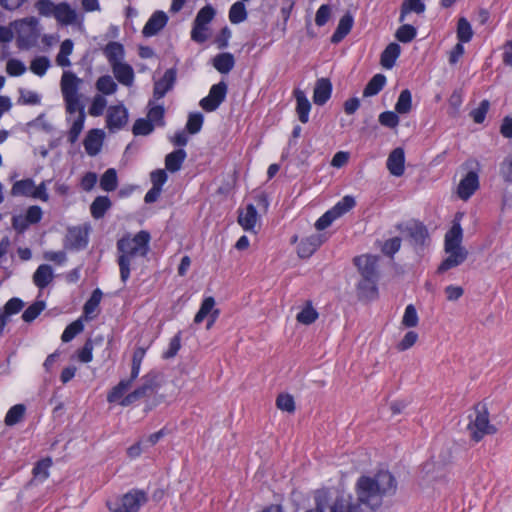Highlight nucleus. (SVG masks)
Listing matches in <instances>:
<instances>
[{
  "instance_id": "obj_1",
  "label": "nucleus",
  "mask_w": 512,
  "mask_h": 512,
  "mask_svg": "<svg viewBox=\"0 0 512 512\" xmlns=\"http://www.w3.org/2000/svg\"><path fill=\"white\" fill-rule=\"evenodd\" d=\"M82 82L73 72L65 71L61 77V93L65 102L66 112L73 114L78 112L77 118L73 121L68 132V141L74 144L84 128L85 107L81 101L79 85Z\"/></svg>"
},
{
  "instance_id": "obj_2",
  "label": "nucleus",
  "mask_w": 512,
  "mask_h": 512,
  "mask_svg": "<svg viewBox=\"0 0 512 512\" xmlns=\"http://www.w3.org/2000/svg\"><path fill=\"white\" fill-rule=\"evenodd\" d=\"M395 490L396 480L389 471H379L374 477L362 476L357 481L358 503L374 509L380 506L384 495Z\"/></svg>"
},
{
  "instance_id": "obj_3",
  "label": "nucleus",
  "mask_w": 512,
  "mask_h": 512,
  "mask_svg": "<svg viewBox=\"0 0 512 512\" xmlns=\"http://www.w3.org/2000/svg\"><path fill=\"white\" fill-rule=\"evenodd\" d=\"M150 234L141 230L130 237L123 236L117 241V264L119 266L120 279L125 284L130 278L131 267L137 256L146 257L149 251Z\"/></svg>"
},
{
  "instance_id": "obj_4",
  "label": "nucleus",
  "mask_w": 512,
  "mask_h": 512,
  "mask_svg": "<svg viewBox=\"0 0 512 512\" xmlns=\"http://www.w3.org/2000/svg\"><path fill=\"white\" fill-rule=\"evenodd\" d=\"M469 419L470 421L467 425V429L473 441L479 442L486 435L496 433L495 426L490 424L489 413L484 404L478 403L475 405L474 413L469 415Z\"/></svg>"
},
{
  "instance_id": "obj_5",
  "label": "nucleus",
  "mask_w": 512,
  "mask_h": 512,
  "mask_svg": "<svg viewBox=\"0 0 512 512\" xmlns=\"http://www.w3.org/2000/svg\"><path fill=\"white\" fill-rule=\"evenodd\" d=\"M147 501L148 496L145 491L132 489L121 497L107 501V506L111 512H138Z\"/></svg>"
},
{
  "instance_id": "obj_6",
  "label": "nucleus",
  "mask_w": 512,
  "mask_h": 512,
  "mask_svg": "<svg viewBox=\"0 0 512 512\" xmlns=\"http://www.w3.org/2000/svg\"><path fill=\"white\" fill-rule=\"evenodd\" d=\"M158 386V373L150 371L140 379L138 387L133 392L126 395L122 401H120V404L126 407L139 399L150 397L157 391Z\"/></svg>"
},
{
  "instance_id": "obj_7",
  "label": "nucleus",
  "mask_w": 512,
  "mask_h": 512,
  "mask_svg": "<svg viewBox=\"0 0 512 512\" xmlns=\"http://www.w3.org/2000/svg\"><path fill=\"white\" fill-rule=\"evenodd\" d=\"M228 91V86L224 81L211 86L206 97L199 102L200 107L206 112H213L224 102Z\"/></svg>"
},
{
  "instance_id": "obj_8",
  "label": "nucleus",
  "mask_w": 512,
  "mask_h": 512,
  "mask_svg": "<svg viewBox=\"0 0 512 512\" xmlns=\"http://www.w3.org/2000/svg\"><path fill=\"white\" fill-rule=\"evenodd\" d=\"M128 119V110L122 103L111 105L106 112V128L111 133L118 132L127 125Z\"/></svg>"
},
{
  "instance_id": "obj_9",
  "label": "nucleus",
  "mask_w": 512,
  "mask_h": 512,
  "mask_svg": "<svg viewBox=\"0 0 512 512\" xmlns=\"http://www.w3.org/2000/svg\"><path fill=\"white\" fill-rule=\"evenodd\" d=\"M354 264L362 278L378 279V257L370 254L360 255L354 258Z\"/></svg>"
},
{
  "instance_id": "obj_10",
  "label": "nucleus",
  "mask_w": 512,
  "mask_h": 512,
  "mask_svg": "<svg viewBox=\"0 0 512 512\" xmlns=\"http://www.w3.org/2000/svg\"><path fill=\"white\" fill-rule=\"evenodd\" d=\"M214 306L215 299L211 296L206 297L202 301L200 308L194 317V322L196 324H200L205 318L208 317L206 328L210 329L214 325L215 321L217 320L220 314L218 309H214Z\"/></svg>"
},
{
  "instance_id": "obj_11",
  "label": "nucleus",
  "mask_w": 512,
  "mask_h": 512,
  "mask_svg": "<svg viewBox=\"0 0 512 512\" xmlns=\"http://www.w3.org/2000/svg\"><path fill=\"white\" fill-rule=\"evenodd\" d=\"M89 242V231L80 226L71 227L66 235V247L72 250H82Z\"/></svg>"
},
{
  "instance_id": "obj_12",
  "label": "nucleus",
  "mask_w": 512,
  "mask_h": 512,
  "mask_svg": "<svg viewBox=\"0 0 512 512\" xmlns=\"http://www.w3.org/2000/svg\"><path fill=\"white\" fill-rule=\"evenodd\" d=\"M176 70L167 69L161 79L155 81L153 88L154 100H160L174 87L176 82Z\"/></svg>"
},
{
  "instance_id": "obj_13",
  "label": "nucleus",
  "mask_w": 512,
  "mask_h": 512,
  "mask_svg": "<svg viewBox=\"0 0 512 512\" xmlns=\"http://www.w3.org/2000/svg\"><path fill=\"white\" fill-rule=\"evenodd\" d=\"M479 188V176L475 171H469L463 179H461L457 194L460 199L467 201Z\"/></svg>"
},
{
  "instance_id": "obj_14",
  "label": "nucleus",
  "mask_w": 512,
  "mask_h": 512,
  "mask_svg": "<svg viewBox=\"0 0 512 512\" xmlns=\"http://www.w3.org/2000/svg\"><path fill=\"white\" fill-rule=\"evenodd\" d=\"M386 166L391 175L400 177L405 171V152L401 147H397L388 155Z\"/></svg>"
},
{
  "instance_id": "obj_15",
  "label": "nucleus",
  "mask_w": 512,
  "mask_h": 512,
  "mask_svg": "<svg viewBox=\"0 0 512 512\" xmlns=\"http://www.w3.org/2000/svg\"><path fill=\"white\" fill-rule=\"evenodd\" d=\"M104 132L101 129H91L88 131L83 145L89 156H96L102 148Z\"/></svg>"
},
{
  "instance_id": "obj_16",
  "label": "nucleus",
  "mask_w": 512,
  "mask_h": 512,
  "mask_svg": "<svg viewBox=\"0 0 512 512\" xmlns=\"http://www.w3.org/2000/svg\"><path fill=\"white\" fill-rule=\"evenodd\" d=\"M167 22L168 16L166 13L163 11H156L146 22L142 32L146 37L154 36L165 27Z\"/></svg>"
},
{
  "instance_id": "obj_17",
  "label": "nucleus",
  "mask_w": 512,
  "mask_h": 512,
  "mask_svg": "<svg viewBox=\"0 0 512 512\" xmlns=\"http://www.w3.org/2000/svg\"><path fill=\"white\" fill-rule=\"evenodd\" d=\"M446 253L448 254V256L441 262V264L438 267L439 273H443L445 271H448L449 269L461 265L467 259L468 256V251L465 248L450 250L449 252Z\"/></svg>"
},
{
  "instance_id": "obj_18",
  "label": "nucleus",
  "mask_w": 512,
  "mask_h": 512,
  "mask_svg": "<svg viewBox=\"0 0 512 512\" xmlns=\"http://www.w3.org/2000/svg\"><path fill=\"white\" fill-rule=\"evenodd\" d=\"M463 239V230L458 221H454L452 227L445 234V252L455 250L458 248H464L461 246Z\"/></svg>"
},
{
  "instance_id": "obj_19",
  "label": "nucleus",
  "mask_w": 512,
  "mask_h": 512,
  "mask_svg": "<svg viewBox=\"0 0 512 512\" xmlns=\"http://www.w3.org/2000/svg\"><path fill=\"white\" fill-rule=\"evenodd\" d=\"M332 93V84L327 78H320L316 81L314 92H313V101L316 105L322 106L324 105L331 97Z\"/></svg>"
},
{
  "instance_id": "obj_20",
  "label": "nucleus",
  "mask_w": 512,
  "mask_h": 512,
  "mask_svg": "<svg viewBox=\"0 0 512 512\" xmlns=\"http://www.w3.org/2000/svg\"><path fill=\"white\" fill-rule=\"evenodd\" d=\"M294 97L296 99V113L301 123L305 124L309 121V114L311 111V103L308 100L304 91L295 89Z\"/></svg>"
},
{
  "instance_id": "obj_21",
  "label": "nucleus",
  "mask_w": 512,
  "mask_h": 512,
  "mask_svg": "<svg viewBox=\"0 0 512 512\" xmlns=\"http://www.w3.org/2000/svg\"><path fill=\"white\" fill-rule=\"evenodd\" d=\"M323 243L319 234L310 235L301 240L298 245V255L301 258H309Z\"/></svg>"
},
{
  "instance_id": "obj_22",
  "label": "nucleus",
  "mask_w": 512,
  "mask_h": 512,
  "mask_svg": "<svg viewBox=\"0 0 512 512\" xmlns=\"http://www.w3.org/2000/svg\"><path fill=\"white\" fill-rule=\"evenodd\" d=\"M353 23L354 19L351 14L346 13L345 15H343L340 18L338 25L331 36V42L333 44L341 42L350 33L353 27Z\"/></svg>"
},
{
  "instance_id": "obj_23",
  "label": "nucleus",
  "mask_w": 512,
  "mask_h": 512,
  "mask_svg": "<svg viewBox=\"0 0 512 512\" xmlns=\"http://www.w3.org/2000/svg\"><path fill=\"white\" fill-rule=\"evenodd\" d=\"M112 71L114 73L115 78L121 84L125 86H132L134 82V71L133 68L127 63H113Z\"/></svg>"
},
{
  "instance_id": "obj_24",
  "label": "nucleus",
  "mask_w": 512,
  "mask_h": 512,
  "mask_svg": "<svg viewBox=\"0 0 512 512\" xmlns=\"http://www.w3.org/2000/svg\"><path fill=\"white\" fill-rule=\"evenodd\" d=\"M330 512H363L358 502H353L351 496H338L332 506Z\"/></svg>"
},
{
  "instance_id": "obj_25",
  "label": "nucleus",
  "mask_w": 512,
  "mask_h": 512,
  "mask_svg": "<svg viewBox=\"0 0 512 512\" xmlns=\"http://www.w3.org/2000/svg\"><path fill=\"white\" fill-rule=\"evenodd\" d=\"M408 235L411 242L416 247H422L425 245L428 239L427 228L420 222H414L407 227Z\"/></svg>"
},
{
  "instance_id": "obj_26",
  "label": "nucleus",
  "mask_w": 512,
  "mask_h": 512,
  "mask_svg": "<svg viewBox=\"0 0 512 512\" xmlns=\"http://www.w3.org/2000/svg\"><path fill=\"white\" fill-rule=\"evenodd\" d=\"M258 213L253 204H248L244 211L238 216V223L245 231H252L256 226Z\"/></svg>"
},
{
  "instance_id": "obj_27",
  "label": "nucleus",
  "mask_w": 512,
  "mask_h": 512,
  "mask_svg": "<svg viewBox=\"0 0 512 512\" xmlns=\"http://www.w3.org/2000/svg\"><path fill=\"white\" fill-rule=\"evenodd\" d=\"M186 157L187 153L183 148L176 149L167 154L165 157L166 170L171 173L178 172L181 169Z\"/></svg>"
},
{
  "instance_id": "obj_28",
  "label": "nucleus",
  "mask_w": 512,
  "mask_h": 512,
  "mask_svg": "<svg viewBox=\"0 0 512 512\" xmlns=\"http://www.w3.org/2000/svg\"><path fill=\"white\" fill-rule=\"evenodd\" d=\"M54 18L61 25H71L76 21L77 14L68 3L61 2L57 4Z\"/></svg>"
},
{
  "instance_id": "obj_29",
  "label": "nucleus",
  "mask_w": 512,
  "mask_h": 512,
  "mask_svg": "<svg viewBox=\"0 0 512 512\" xmlns=\"http://www.w3.org/2000/svg\"><path fill=\"white\" fill-rule=\"evenodd\" d=\"M157 100L154 98L150 99L147 105V119L150 120L154 126L164 127L165 126V109L162 104H156Z\"/></svg>"
},
{
  "instance_id": "obj_30",
  "label": "nucleus",
  "mask_w": 512,
  "mask_h": 512,
  "mask_svg": "<svg viewBox=\"0 0 512 512\" xmlns=\"http://www.w3.org/2000/svg\"><path fill=\"white\" fill-rule=\"evenodd\" d=\"M401 53L400 45L397 43H390L386 46L381 53L380 63L385 69H391L395 65L397 58Z\"/></svg>"
},
{
  "instance_id": "obj_31",
  "label": "nucleus",
  "mask_w": 512,
  "mask_h": 512,
  "mask_svg": "<svg viewBox=\"0 0 512 512\" xmlns=\"http://www.w3.org/2000/svg\"><path fill=\"white\" fill-rule=\"evenodd\" d=\"M52 280L53 270L50 265L41 264L34 272L33 282L40 289L47 287Z\"/></svg>"
},
{
  "instance_id": "obj_32",
  "label": "nucleus",
  "mask_w": 512,
  "mask_h": 512,
  "mask_svg": "<svg viewBox=\"0 0 512 512\" xmlns=\"http://www.w3.org/2000/svg\"><path fill=\"white\" fill-rule=\"evenodd\" d=\"M377 283L378 279L362 278L357 285L359 296L369 300L375 299L378 295Z\"/></svg>"
},
{
  "instance_id": "obj_33",
  "label": "nucleus",
  "mask_w": 512,
  "mask_h": 512,
  "mask_svg": "<svg viewBox=\"0 0 512 512\" xmlns=\"http://www.w3.org/2000/svg\"><path fill=\"white\" fill-rule=\"evenodd\" d=\"M102 296L103 293L101 289L96 288L95 290H93L91 296L83 306V314L85 315L86 319L91 320L96 316V312L98 310Z\"/></svg>"
},
{
  "instance_id": "obj_34",
  "label": "nucleus",
  "mask_w": 512,
  "mask_h": 512,
  "mask_svg": "<svg viewBox=\"0 0 512 512\" xmlns=\"http://www.w3.org/2000/svg\"><path fill=\"white\" fill-rule=\"evenodd\" d=\"M112 202L108 196H97L90 206V212L94 219H101L111 208Z\"/></svg>"
},
{
  "instance_id": "obj_35",
  "label": "nucleus",
  "mask_w": 512,
  "mask_h": 512,
  "mask_svg": "<svg viewBox=\"0 0 512 512\" xmlns=\"http://www.w3.org/2000/svg\"><path fill=\"white\" fill-rule=\"evenodd\" d=\"M234 65V56L228 52L220 53L216 55L213 59L214 68L222 74L229 73L233 69Z\"/></svg>"
},
{
  "instance_id": "obj_36",
  "label": "nucleus",
  "mask_w": 512,
  "mask_h": 512,
  "mask_svg": "<svg viewBox=\"0 0 512 512\" xmlns=\"http://www.w3.org/2000/svg\"><path fill=\"white\" fill-rule=\"evenodd\" d=\"M386 84V76L384 74H375L366 84L363 90L364 97H371L377 95Z\"/></svg>"
},
{
  "instance_id": "obj_37",
  "label": "nucleus",
  "mask_w": 512,
  "mask_h": 512,
  "mask_svg": "<svg viewBox=\"0 0 512 512\" xmlns=\"http://www.w3.org/2000/svg\"><path fill=\"white\" fill-rule=\"evenodd\" d=\"M103 52L111 66L120 63L124 57V47L118 42H109Z\"/></svg>"
},
{
  "instance_id": "obj_38",
  "label": "nucleus",
  "mask_w": 512,
  "mask_h": 512,
  "mask_svg": "<svg viewBox=\"0 0 512 512\" xmlns=\"http://www.w3.org/2000/svg\"><path fill=\"white\" fill-rule=\"evenodd\" d=\"M319 317V313L313 307L311 301H306L301 311L297 314L296 320L303 325L314 323Z\"/></svg>"
},
{
  "instance_id": "obj_39",
  "label": "nucleus",
  "mask_w": 512,
  "mask_h": 512,
  "mask_svg": "<svg viewBox=\"0 0 512 512\" xmlns=\"http://www.w3.org/2000/svg\"><path fill=\"white\" fill-rule=\"evenodd\" d=\"M425 4L419 0H404L401 5L399 22L403 23L406 19V16L415 12L417 14H422L425 11Z\"/></svg>"
},
{
  "instance_id": "obj_40",
  "label": "nucleus",
  "mask_w": 512,
  "mask_h": 512,
  "mask_svg": "<svg viewBox=\"0 0 512 512\" xmlns=\"http://www.w3.org/2000/svg\"><path fill=\"white\" fill-rule=\"evenodd\" d=\"M356 205V201L354 197L350 195L344 196L340 201H338L329 211L332 215H334L335 219L340 218L348 211H350Z\"/></svg>"
},
{
  "instance_id": "obj_41",
  "label": "nucleus",
  "mask_w": 512,
  "mask_h": 512,
  "mask_svg": "<svg viewBox=\"0 0 512 512\" xmlns=\"http://www.w3.org/2000/svg\"><path fill=\"white\" fill-rule=\"evenodd\" d=\"M73 41L71 39L64 40L60 45V50L56 56V63L60 67H69L71 62L69 56L73 52Z\"/></svg>"
},
{
  "instance_id": "obj_42",
  "label": "nucleus",
  "mask_w": 512,
  "mask_h": 512,
  "mask_svg": "<svg viewBox=\"0 0 512 512\" xmlns=\"http://www.w3.org/2000/svg\"><path fill=\"white\" fill-rule=\"evenodd\" d=\"M95 87L101 95H113L118 89V85L110 75L100 76L95 84Z\"/></svg>"
},
{
  "instance_id": "obj_43",
  "label": "nucleus",
  "mask_w": 512,
  "mask_h": 512,
  "mask_svg": "<svg viewBox=\"0 0 512 512\" xmlns=\"http://www.w3.org/2000/svg\"><path fill=\"white\" fill-rule=\"evenodd\" d=\"M33 184L34 180L31 178L16 181L11 188V195L15 197L25 196L32 198Z\"/></svg>"
},
{
  "instance_id": "obj_44",
  "label": "nucleus",
  "mask_w": 512,
  "mask_h": 512,
  "mask_svg": "<svg viewBox=\"0 0 512 512\" xmlns=\"http://www.w3.org/2000/svg\"><path fill=\"white\" fill-rule=\"evenodd\" d=\"M457 39L461 43H468L473 37L471 24L465 17H461L457 23Z\"/></svg>"
},
{
  "instance_id": "obj_45",
  "label": "nucleus",
  "mask_w": 512,
  "mask_h": 512,
  "mask_svg": "<svg viewBox=\"0 0 512 512\" xmlns=\"http://www.w3.org/2000/svg\"><path fill=\"white\" fill-rule=\"evenodd\" d=\"M412 108V94L409 89L400 92L395 104V111L399 114H407Z\"/></svg>"
},
{
  "instance_id": "obj_46",
  "label": "nucleus",
  "mask_w": 512,
  "mask_h": 512,
  "mask_svg": "<svg viewBox=\"0 0 512 512\" xmlns=\"http://www.w3.org/2000/svg\"><path fill=\"white\" fill-rule=\"evenodd\" d=\"M117 173L114 168L107 169L100 179V187L102 190L111 192L117 188Z\"/></svg>"
},
{
  "instance_id": "obj_47",
  "label": "nucleus",
  "mask_w": 512,
  "mask_h": 512,
  "mask_svg": "<svg viewBox=\"0 0 512 512\" xmlns=\"http://www.w3.org/2000/svg\"><path fill=\"white\" fill-rule=\"evenodd\" d=\"M247 19L244 2L237 1L229 9V20L232 24H239Z\"/></svg>"
},
{
  "instance_id": "obj_48",
  "label": "nucleus",
  "mask_w": 512,
  "mask_h": 512,
  "mask_svg": "<svg viewBox=\"0 0 512 512\" xmlns=\"http://www.w3.org/2000/svg\"><path fill=\"white\" fill-rule=\"evenodd\" d=\"M215 14L216 11L213 8V6L207 4L198 11L193 23H195L198 26L201 25L204 27H208V24L214 19Z\"/></svg>"
},
{
  "instance_id": "obj_49",
  "label": "nucleus",
  "mask_w": 512,
  "mask_h": 512,
  "mask_svg": "<svg viewBox=\"0 0 512 512\" xmlns=\"http://www.w3.org/2000/svg\"><path fill=\"white\" fill-rule=\"evenodd\" d=\"M52 466V460L51 458H44L39 460L34 468H33V475L34 478L43 482L49 477V469Z\"/></svg>"
},
{
  "instance_id": "obj_50",
  "label": "nucleus",
  "mask_w": 512,
  "mask_h": 512,
  "mask_svg": "<svg viewBox=\"0 0 512 512\" xmlns=\"http://www.w3.org/2000/svg\"><path fill=\"white\" fill-rule=\"evenodd\" d=\"M155 126L147 118L137 119L132 127V132L135 136H147L154 131Z\"/></svg>"
},
{
  "instance_id": "obj_51",
  "label": "nucleus",
  "mask_w": 512,
  "mask_h": 512,
  "mask_svg": "<svg viewBox=\"0 0 512 512\" xmlns=\"http://www.w3.org/2000/svg\"><path fill=\"white\" fill-rule=\"evenodd\" d=\"M416 35L417 29L413 25L403 24L397 29L395 38L402 43H409Z\"/></svg>"
},
{
  "instance_id": "obj_52",
  "label": "nucleus",
  "mask_w": 512,
  "mask_h": 512,
  "mask_svg": "<svg viewBox=\"0 0 512 512\" xmlns=\"http://www.w3.org/2000/svg\"><path fill=\"white\" fill-rule=\"evenodd\" d=\"M25 406L23 404H16L12 406L5 416V424L7 426H13L17 424L24 416Z\"/></svg>"
},
{
  "instance_id": "obj_53",
  "label": "nucleus",
  "mask_w": 512,
  "mask_h": 512,
  "mask_svg": "<svg viewBox=\"0 0 512 512\" xmlns=\"http://www.w3.org/2000/svg\"><path fill=\"white\" fill-rule=\"evenodd\" d=\"M107 107V100L101 94H96L91 102V105L88 109V113L92 117H99L103 115L105 109Z\"/></svg>"
},
{
  "instance_id": "obj_54",
  "label": "nucleus",
  "mask_w": 512,
  "mask_h": 512,
  "mask_svg": "<svg viewBox=\"0 0 512 512\" xmlns=\"http://www.w3.org/2000/svg\"><path fill=\"white\" fill-rule=\"evenodd\" d=\"M131 387L129 381L125 379L121 380L115 387L107 395V401L109 403L117 402L118 400H122L125 392Z\"/></svg>"
},
{
  "instance_id": "obj_55",
  "label": "nucleus",
  "mask_w": 512,
  "mask_h": 512,
  "mask_svg": "<svg viewBox=\"0 0 512 512\" xmlns=\"http://www.w3.org/2000/svg\"><path fill=\"white\" fill-rule=\"evenodd\" d=\"M50 67V60L46 56L34 58L30 64V70L39 77H43Z\"/></svg>"
},
{
  "instance_id": "obj_56",
  "label": "nucleus",
  "mask_w": 512,
  "mask_h": 512,
  "mask_svg": "<svg viewBox=\"0 0 512 512\" xmlns=\"http://www.w3.org/2000/svg\"><path fill=\"white\" fill-rule=\"evenodd\" d=\"M45 309V303L43 301H36L31 304L22 314V319L26 323L34 321L40 313Z\"/></svg>"
},
{
  "instance_id": "obj_57",
  "label": "nucleus",
  "mask_w": 512,
  "mask_h": 512,
  "mask_svg": "<svg viewBox=\"0 0 512 512\" xmlns=\"http://www.w3.org/2000/svg\"><path fill=\"white\" fill-rule=\"evenodd\" d=\"M204 117L200 112L190 113L186 123V129L190 134H197L201 131Z\"/></svg>"
},
{
  "instance_id": "obj_58",
  "label": "nucleus",
  "mask_w": 512,
  "mask_h": 512,
  "mask_svg": "<svg viewBox=\"0 0 512 512\" xmlns=\"http://www.w3.org/2000/svg\"><path fill=\"white\" fill-rule=\"evenodd\" d=\"M84 329V325L81 320H76L70 323L61 335V340L63 342H70L76 335L82 332Z\"/></svg>"
},
{
  "instance_id": "obj_59",
  "label": "nucleus",
  "mask_w": 512,
  "mask_h": 512,
  "mask_svg": "<svg viewBox=\"0 0 512 512\" xmlns=\"http://www.w3.org/2000/svg\"><path fill=\"white\" fill-rule=\"evenodd\" d=\"M378 121L382 126L394 129L399 125L400 119L396 111H385L379 115Z\"/></svg>"
},
{
  "instance_id": "obj_60",
  "label": "nucleus",
  "mask_w": 512,
  "mask_h": 512,
  "mask_svg": "<svg viewBox=\"0 0 512 512\" xmlns=\"http://www.w3.org/2000/svg\"><path fill=\"white\" fill-rule=\"evenodd\" d=\"M20 97L18 103L22 105H38L41 102V96L34 91L27 89L19 90Z\"/></svg>"
},
{
  "instance_id": "obj_61",
  "label": "nucleus",
  "mask_w": 512,
  "mask_h": 512,
  "mask_svg": "<svg viewBox=\"0 0 512 512\" xmlns=\"http://www.w3.org/2000/svg\"><path fill=\"white\" fill-rule=\"evenodd\" d=\"M418 321H419V318H418L416 308L414 307L413 304H409L405 308L404 315L402 318V324L405 327L412 328V327L417 326Z\"/></svg>"
},
{
  "instance_id": "obj_62",
  "label": "nucleus",
  "mask_w": 512,
  "mask_h": 512,
  "mask_svg": "<svg viewBox=\"0 0 512 512\" xmlns=\"http://www.w3.org/2000/svg\"><path fill=\"white\" fill-rule=\"evenodd\" d=\"M276 405L278 409L288 413L295 411L294 398L290 394H279L276 399Z\"/></svg>"
},
{
  "instance_id": "obj_63",
  "label": "nucleus",
  "mask_w": 512,
  "mask_h": 512,
  "mask_svg": "<svg viewBox=\"0 0 512 512\" xmlns=\"http://www.w3.org/2000/svg\"><path fill=\"white\" fill-rule=\"evenodd\" d=\"M490 103L488 100L484 99L480 102L479 106L475 109H473L470 112V115L473 119V121L477 124H481L484 122L486 114L489 110Z\"/></svg>"
},
{
  "instance_id": "obj_64",
  "label": "nucleus",
  "mask_w": 512,
  "mask_h": 512,
  "mask_svg": "<svg viewBox=\"0 0 512 512\" xmlns=\"http://www.w3.org/2000/svg\"><path fill=\"white\" fill-rule=\"evenodd\" d=\"M35 6L38 13L45 17H54L57 8V4L51 0H38Z\"/></svg>"
}]
</instances>
